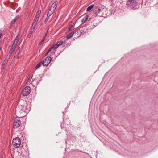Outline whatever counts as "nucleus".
I'll use <instances>...</instances> for the list:
<instances>
[{
  "mask_svg": "<svg viewBox=\"0 0 158 158\" xmlns=\"http://www.w3.org/2000/svg\"><path fill=\"white\" fill-rule=\"evenodd\" d=\"M97 15L100 16L104 17V14L106 11V8L105 6H102L98 7L96 10Z\"/></svg>",
  "mask_w": 158,
  "mask_h": 158,
  "instance_id": "obj_2",
  "label": "nucleus"
},
{
  "mask_svg": "<svg viewBox=\"0 0 158 158\" xmlns=\"http://www.w3.org/2000/svg\"><path fill=\"white\" fill-rule=\"evenodd\" d=\"M17 45L15 44H13L12 45V47L11 48V49H12L14 50H15V49L16 48V47Z\"/></svg>",
  "mask_w": 158,
  "mask_h": 158,
  "instance_id": "obj_24",
  "label": "nucleus"
},
{
  "mask_svg": "<svg viewBox=\"0 0 158 158\" xmlns=\"http://www.w3.org/2000/svg\"><path fill=\"white\" fill-rule=\"evenodd\" d=\"M32 78V76H30L27 80V82H30L31 81V79Z\"/></svg>",
  "mask_w": 158,
  "mask_h": 158,
  "instance_id": "obj_26",
  "label": "nucleus"
},
{
  "mask_svg": "<svg viewBox=\"0 0 158 158\" xmlns=\"http://www.w3.org/2000/svg\"><path fill=\"white\" fill-rule=\"evenodd\" d=\"M52 60V58L50 57H47L43 60L42 64L44 66H48Z\"/></svg>",
  "mask_w": 158,
  "mask_h": 158,
  "instance_id": "obj_6",
  "label": "nucleus"
},
{
  "mask_svg": "<svg viewBox=\"0 0 158 158\" xmlns=\"http://www.w3.org/2000/svg\"><path fill=\"white\" fill-rule=\"evenodd\" d=\"M54 11H52V10H51L49 9L47 14V17H50L51 15L52 14Z\"/></svg>",
  "mask_w": 158,
  "mask_h": 158,
  "instance_id": "obj_10",
  "label": "nucleus"
},
{
  "mask_svg": "<svg viewBox=\"0 0 158 158\" xmlns=\"http://www.w3.org/2000/svg\"><path fill=\"white\" fill-rule=\"evenodd\" d=\"M20 37V35L19 34H18L16 37L15 39V41H16L17 42H18Z\"/></svg>",
  "mask_w": 158,
  "mask_h": 158,
  "instance_id": "obj_17",
  "label": "nucleus"
},
{
  "mask_svg": "<svg viewBox=\"0 0 158 158\" xmlns=\"http://www.w3.org/2000/svg\"><path fill=\"white\" fill-rule=\"evenodd\" d=\"M88 15H86L85 16L83 19L82 20V22L83 23H84L88 19Z\"/></svg>",
  "mask_w": 158,
  "mask_h": 158,
  "instance_id": "obj_13",
  "label": "nucleus"
},
{
  "mask_svg": "<svg viewBox=\"0 0 158 158\" xmlns=\"http://www.w3.org/2000/svg\"><path fill=\"white\" fill-rule=\"evenodd\" d=\"M39 19H38V18H36L35 17L34 19L33 23H34V24L35 23L36 24L37 22L39 20Z\"/></svg>",
  "mask_w": 158,
  "mask_h": 158,
  "instance_id": "obj_19",
  "label": "nucleus"
},
{
  "mask_svg": "<svg viewBox=\"0 0 158 158\" xmlns=\"http://www.w3.org/2000/svg\"><path fill=\"white\" fill-rule=\"evenodd\" d=\"M94 7V5H91L90 6L88 7L86 10V11H89L90 10H91Z\"/></svg>",
  "mask_w": 158,
  "mask_h": 158,
  "instance_id": "obj_15",
  "label": "nucleus"
},
{
  "mask_svg": "<svg viewBox=\"0 0 158 158\" xmlns=\"http://www.w3.org/2000/svg\"><path fill=\"white\" fill-rule=\"evenodd\" d=\"M21 144V140L19 137H16L13 140L12 144L15 148L19 147Z\"/></svg>",
  "mask_w": 158,
  "mask_h": 158,
  "instance_id": "obj_3",
  "label": "nucleus"
},
{
  "mask_svg": "<svg viewBox=\"0 0 158 158\" xmlns=\"http://www.w3.org/2000/svg\"><path fill=\"white\" fill-rule=\"evenodd\" d=\"M25 110V107L22 105H18L15 108V112H20L21 111H24Z\"/></svg>",
  "mask_w": 158,
  "mask_h": 158,
  "instance_id": "obj_7",
  "label": "nucleus"
},
{
  "mask_svg": "<svg viewBox=\"0 0 158 158\" xmlns=\"http://www.w3.org/2000/svg\"><path fill=\"white\" fill-rule=\"evenodd\" d=\"M18 42H17L15 40L13 44L17 45V44Z\"/></svg>",
  "mask_w": 158,
  "mask_h": 158,
  "instance_id": "obj_30",
  "label": "nucleus"
},
{
  "mask_svg": "<svg viewBox=\"0 0 158 158\" xmlns=\"http://www.w3.org/2000/svg\"><path fill=\"white\" fill-rule=\"evenodd\" d=\"M74 34V32H71V33L69 34L67 36L66 38L67 39H69Z\"/></svg>",
  "mask_w": 158,
  "mask_h": 158,
  "instance_id": "obj_14",
  "label": "nucleus"
},
{
  "mask_svg": "<svg viewBox=\"0 0 158 158\" xmlns=\"http://www.w3.org/2000/svg\"><path fill=\"white\" fill-rule=\"evenodd\" d=\"M49 17H47L45 19V21H44L45 23H46L48 21V20H49Z\"/></svg>",
  "mask_w": 158,
  "mask_h": 158,
  "instance_id": "obj_27",
  "label": "nucleus"
},
{
  "mask_svg": "<svg viewBox=\"0 0 158 158\" xmlns=\"http://www.w3.org/2000/svg\"><path fill=\"white\" fill-rule=\"evenodd\" d=\"M47 35V32L45 34V35L44 36L43 39H42V40L41 41V42H43L44 41V40H45V39Z\"/></svg>",
  "mask_w": 158,
  "mask_h": 158,
  "instance_id": "obj_22",
  "label": "nucleus"
},
{
  "mask_svg": "<svg viewBox=\"0 0 158 158\" xmlns=\"http://www.w3.org/2000/svg\"><path fill=\"white\" fill-rule=\"evenodd\" d=\"M127 7L131 9H136L139 7L138 0H128L127 2Z\"/></svg>",
  "mask_w": 158,
  "mask_h": 158,
  "instance_id": "obj_1",
  "label": "nucleus"
},
{
  "mask_svg": "<svg viewBox=\"0 0 158 158\" xmlns=\"http://www.w3.org/2000/svg\"><path fill=\"white\" fill-rule=\"evenodd\" d=\"M6 63H7V60H5L4 61V63L2 65V69H4V67L5 66V65L6 64Z\"/></svg>",
  "mask_w": 158,
  "mask_h": 158,
  "instance_id": "obj_21",
  "label": "nucleus"
},
{
  "mask_svg": "<svg viewBox=\"0 0 158 158\" xmlns=\"http://www.w3.org/2000/svg\"><path fill=\"white\" fill-rule=\"evenodd\" d=\"M42 64V63H41V62L39 63L35 67V68L36 69H37L40 65Z\"/></svg>",
  "mask_w": 158,
  "mask_h": 158,
  "instance_id": "obj_25",
  "label": "nucleus"
},
{
  "mask_svg": "<svg viewBox=\"0 0 158 158\" xmlns=\"http://www.w3.org/2000/svg\"><path fill=\"white\" fill-rule=\"evenodd\" d=\"M62 43H63V42L61 41H59L57 42L56 43V44L58 46H59L62 44Z\"/></svg>",
  "mask_w": 158,
  "mask_h": 158,
  "instance_id": "obj_20",
  "label": "nucleus"
},
{
  "mask_svg": "<svg viewBox=\"0 0 158 158\" xmlns=\"http://www.w3.org/2000/svg\"><path fill=\"white\" fill-rule=\"evenodd\" d=\"M58 47L59 46L57 45L56 44H55V45H53L52 46V47L51 48L48 50V52L46 54H47L49 52H50V51L51 50V49H53L55 50V49H57L58 48Z\"/></svg>",
  "mask_w": 158,
  "mask_h": 158,
  "instance_id": "obj_9",
  "label": "nucleus"
},
{
  "mask_svg": "<svg viewBox=\"0 0 158 158\" xmlns=\"http://www.w3.org/2000/svg\"><path fill=\"white\" fill-rule=\"evenodd\" d=\"M72 27V25H70L69 27V30H70Z\"/></svg>",
  "mask_w": 158,
  "mask_h": 158,
  "instance_id": "obj_29",
  "label": "nucleus"
},
{
  "mask_svg": "<svg viewBox=\"0 0 158 158\" xmlns=\"http://www.w3.org/2000/svg\"><path fill=\"white\" fill-rule=\"evenodd\" d=\"M58 3V2L57 1H55L53 4L51 5V7L50 9L51 10H52V11H54L56 8L57 7V5Z\"/></svg>",
  "mask_w": 158,
  "mask_h": 158,
  "instance_id": "obj_8",
  "label": "nucleus"
},
{
  "mask_svg": "<svg viewBox=\"0 0 158 158\" xmlns=\"http://www.w3.org/2000/svg\"><path fill=\"white\" fill-rule=\"evenodd\" d=\"M21 122L18 118L15 119L14 123V128L19 127L20 126Z\"/></svg>",
  "mask_w": 158,
  "mask_h": 158,
  "instance_id": "obj_5",
  "label": "nucleus"
},
{
  "mask_svg": "<svg viewBox=\"0 0 158 158\" xmlns=\"http://www.w3.org/2000/svg\"><path fill=\"white\" fill-rule=\"evenodd\" d=\"M14 50L10 49V51L8 54V55L9 56H11L12 53H13V52H14Z\"/></svg>",
  "mask_w": 158,
  "mask_h": 158,
  "instance_id": "obj_18",
  "label": "nucleus"
},
{
  "mask_svg": "<svg viewBox=\"0 0 158 158\" xmlns=\"http://www.w3.org/2000/svg\"><path fill=\"white\" fill-rule=\"evenodd\" d=\"M36 24L35 23L34 24V23H33L32 24V27H31V32H33L34 30V29L35 27V26H36Z\"/></svg>",
  "mask_w": 158,
  "mask_h": 158,
  "instance_id": "obj_16",
  "label": "nucleus"
},
{
  "mask_svg": "<svg viewBox=\"0 0 158 158\" xmlns=\"http://www.w3.org/2000/svg\"><path fill=\"white\" fill-rule=\"evenodd\" d=\"M2 34H0V38H1V36H2Z\"/></svg>",
  "mask_w": 158,
  "mask_h": 158,
  "instance_id": "obj_31",
  "label": "nucleus"
},
{
  "mask_svg": "<svg viewBox=\"0 0 158 158\" xmlns=\"http://www.w3.org/2000/svg\"><path fill=\"white\" fill-rule=\"evenodd\" d=\"M41 13V10H39L36 13L35 17L39 19Z\"/></svg>",
  "mask_w": 158,
  "mask_h": 158,
  "instance_id": "obj_12",
  "label": "nucleus"
},
{
  "mask_svg": "<svg viewBox=\"0 0 158 158\" xmlns=\"http://www.w3.org/2000/svg\"><path fill=\"white\" fill-rule=\"evenodd\" d=\"M17 45L15 44H13L12 45V47L11 48V49H12L14 50H15V49L16 48V47Z\"/></svg>",
  "mask_w": 158,
  "mask_h": 158,
  "instance_id": "obj_23",
  "label": "nucleus"
},
{
  "mask_svg": "<svg viewBox=\"0 0 158 158\" xmlns=\"http://www.w3.org/2000/svg\"><path fill=\"white\" fill-rule=\"evenodd\" d=\"M32 32H31V31L30 32V33L28 35V37H30L32 34Z\"/></svg>",
  "mask_w": 158,
  "mask_h": 158,
  "instance_id": "obj_28",
  "label": "nucleus"
},
{
  "mask_svg": "<svg viewBox=\"0 0 158 158\" xmlns=\"http://www.w3.org/2000/svg\"><path fill=\"white\" fill-rule=\"evenodd\" d=\"M18 17H16L11 22V25L10 26V27L13 26V25L14 24L16 20L18 19Z\"/></svg>",
  "mask_w": 158,
  "mask_h": 158,
  "instance_id": "obj_11",
  "label": "nucleus"
},
{
  "mask_svg": "<svg viewBox=\"0 0 158 158\" xmlns=\"http://www.w3.org/2000/svg\"><path fill=\"white\" fill-rule=\"evenodd\" d=\"M31 91L30 87L29 86H27L23 90V94L24 96H27L29 94Z\"/></svg>",
  "mask_w": 158,
  "mask_h": 158,
  "instance_id": "obj_4",
  "label": "nucleus"
}]
</instances>
